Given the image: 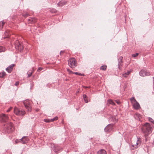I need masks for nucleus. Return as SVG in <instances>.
Segmentation results:
<instances>
[{"instance_id": "obj_1", "label": "nucleus", "mask_w": 154, "mask_h": 154, "mask_svg": "<svg viewBox=\"0 0 154 154\" xmlns=\"http://www.w3.org/2000/svg\"><path fill=\"white\" fill-rule=\"evenodd\" d=\"M151 126L148 123H146L142 127V131L145 137L151 133Z\"/></svg>"}, {"instance_id": "obj_2", "label": "nucleus", "mask_w": 154, "mask_h": 154, "mask_svg": "<svg viewBox=\"0 0 154 154\" xmlns=\"http://www.w3.org/2000/svg\"><path fill=\"white\" fill-rule=\"evenodd\" d=\"M141 143V139L140 137L137 138V140L131 142V150H134L140 146Z\"/></svg>"}, {"instance_id": "obj_3", "label": "nucleus", "mask_w": 154, "mask_h": 154, "mask_svg": "<svg viewBox=\"0 0 154 154\" xmlns=\"http://www.w3.org/2000/svg\"><path fill=\"white\" fill-rule=\"evenodd\" d=\"M14 130V127L13 124L10 122L6 125L5 128V131L6 133H11Z\"/></svg>"}, {"instance_id": "obj_4", "label": "nucleus", "mask_w": 154, "mask_h": 154, "mask_svg": "<svg viewBox=\"0 0 154 154\" xmlns=\"http://www.w3.org/2000/svg\"><path fill=\"white\" fill-rule=\"evenodd\" d=\"M14 113L18 116H23L25 113V111L23 109H19L17 107H15L14 109Z\"/></svg>"}, {"instance_id": "obj_5", "label": "nucleus", "mask_w": 154, "mask_h": 154, "mask_svg": "<svg viewBox=\"0 0 154 154\" xmlns=\"http://www.w3.org/2000/svg\"><path fill=\"white\" fill-rule=\"evenodd\" d=\"M68 63L69 66L71 68H74L77 66V63L74 58L69 59Z\"/></svg>"}, {"instance_id": "obj_6", "label": "nucleus", "mask_w": 154, "mask_h": 154, "mask_svg": "<svg viewBox=\"0 0 154 154\" xmlns=\"http://www.w3.org/2000/svg\"><path fill=\"white\" fill-rule=\"evenodd\" d=\"M25 107L28 112H31L32 110L31 102L28 100H26L23 102Z\"/></svg>"}, {"instance_id": "obj_7", "label": "nucleus", "mask_w": 154, "mask_h": 154, "mask_svg": "<svg viewBox=\"0 0 154 154\" xmlns=\"http://www.w3.org/2000/svg\"><path fill=\"white\" fill-rule=\"evenodd\" d=\"M15 47L17 49H18L20 51H21L23 50V47L22 44L20 43L18 40H16L15 42Z\"/></svg>"}, {"instance_id": "obj_8", "label": "nucleus", "mask_w": 154, "mask_h": 154, "mask_svg": "<svg viewBox=\"0 0 154 154\" xmlns=\"http://www.w3.org/2000/svg\"><path fill=\"white\" fill-rule=\"evenodd\" d=\"M114 124H109L104 128V131L106 132H110L113 129Z\"/></svg>"}, {"instance_id": "obj_9", "label": "nucleus", "mask_w": 154, "mask_h": 154, "mask_svg": "<svg viewBox=\"0 0 154 154\" xmlns=\"http://www.w3.org/2000/svg\"><path fill=\"white\" fill-rule=\"evenodd\" d=\"M8 119V116L4 114H2L0 115V119L2 122H6Z\"/></svg>"}, {"instance_id": "obj_10", "label": "nucleus", "mask_w": 154, "mask_h": 154, "mask_svg": "<svg viewBox=\"0 0 154 154\" xmlns=\"http://www.w3.org/2000/svg\"><path fill=\"white\" fill-rule=\"evenodd\" d=\"M140 75L142 76H148L150 75V73L146 70H141L139 72Z\"/></svg>"}, {"instance_id": "obj_11", "label": "nucleus", "mask_w": 154, "mask_h": 154, "mask_svg": "<svg viewBox=\"0 0 154 154\" xmlns=\"http://www.w3.org/2000/svg\"><path fill=\"white\" fill-rule=\"evenodd\" d=\"M28 138L26 137H23L22 138L20 139L21 143L23 144L26 143L28 141Z\"/></svg>"}, {"instance_id": "obj_12", "label": "nucleus", "mask_w": 154, "mask_h": 154, "mask_svg": "<svg viewBox=\"0 0 154 154\" xmlns=\"http://www.w3.org/2000/svg\"><path fill=\"white\" fill-rule=\"evenodd\" d=\"M135 103L133 104V106L134 108L136 109H139L140 108V105L137 101L135 102Z\"/></svg>"}, {"instance_id": "obj_13", "label": "nucleus", "mask_w": 154, "mask_h": 154, "mask_svg": "<svg viewBox=\"0 0 154 154\" xmlns=\"http://www.w3.org/2000/svg\"><path fill=\"white\" fill-rule=\"evenodd\" d=\"M134 117L136 119L140 120L141 116L139 113H136L134 115Z\"/></svg>"}, {"instance_id": "obj_14", "label": "nucleus", "mask_w": 154, "mask_h": 154, "mask_svg": "<svg viewBox=\"0 0 154 154\" xmlns=\"http://www.w3.org/2000/svg\"><path fill=\"white\" fill-rule=\"evenodd\" d=\"M123 57H119V63L118 64V67L119 69H120V66H121V63H122V59Z\"/></svg>"}, {"instance_id": "obj_15", "label": "nucleus", "mask_w": 154, "mask_h": 154, "mask_svg": "<svg viewBox=\"0 0 154 154\" xmlns=\"http://www.w3.org/2000/svg\"><path fill=\"white\" fill-rule=\"evenodd\" d=\"M99 154H106V151L104 149H101L97 152Z\"/></svg>"}, {"instance_id": "obj_16", "label": "nucleus", "mask_w": 154, "mask_h": 154, "mask_svg": "<svg viewBox=\"0 0 154 154\" xmlns=\"http://www.w3.org/2000/svg\"><path fill=\"white\" fill-rule=\"evenodd\" d=\"M36 20L34 18H31L28 19V22L29 23H33L35 22Z\"/></svg>"}, {"instance_id": "obj_17", "label": "nucleus", "mask_w": 154, "mask_h": 154, "mask_svg": "<svg viewBox=\"0 0 154 154\" xmlns=\"http://www.w3.org/2000/svg\"><path fill=\"white\" fill-rule=\"evenodd\" d=\"M66 2H60L57 4V5L59 7H61L64 5L66 4Z\"/></svg>"}, {"instance_id": "obj_18", "label": "nucleus", "mask_w": 154, "mask_h": 154, "mask_svg": "<svg viewBox=\"0 0 154 154\" xmlns=\"http://www.w3.org/2000/svg\"><path fill=\"white\" fill-rule=\"evenodd\" d=\"M107 102V103H109L110 104H112L113 105H115V103L111 99H109L108 100Z\"/></svg>"}, {"instance_id": "obj_19", "label": "nucleus", "mask_w": 154, "mask_h": 154, "mask_svg": "<svg viewBox=\"0 0 154 154\" xmlns=\"http://www.w3.org/2000/svg\"><path fill=\"white\" fill-rule=\"evenodd\" d=\"M8 31H6L5 32V36L4 38H9V37L10 35L8 33Z\"/></svg>"}, {"instance_id": "obj_20", "label": "nucleus", "mask_w": 154, "mask_h": 154, "mask_svg": "<svg viewBox=\"0 0 154 154\" xmlns=\"http://www.w3.org/2000/svg\"><path fill=\"white\" fill-rule=\"evenodd\" d=\"M6 75V74L5 72H2L1 73H0V77L3 78Z\"/></svg>"}, {"instance_id": "obj_21", "label": "nucleus", "mask_w": 154, "mask_h": 154, "mask_svg": "<svg viewBox=\"0 0 154 154\" xmlns=\"http://www.w3.org/2000/svg\"><path fill=\"white\" fill-rule=\"evenodd\" d=\"M83 97L84 99L85 102L86 103H88V100L87 99V97L86 95H85V94L83 95Z\"/></svg>"}, {"instance_id": "obj_22", "label": "nucleus", "mask_w": 154, "mask_h": 154, "mask_svg": "<svg viewBox=\"0 0 154 154\" xmlns=\"http://www.w3.org/2000/svg\"><path fill=\"white\" fill-rule=\"evenodd\" d=\"M107 66L106 65H103L100 68L101 70H105L106 69Z\"/></svg>"}, {"instance_id": "obj_23", "label": "nucleus", "mask_w": 154, "mask_h": 154, "mask_svg": "<svg viewBox=\"0 0 154 154\" xmlns=\"http://www.w3.org/2000/svg\"><path fill=\"white\" fill-rule=\"evenodd\" d=\"M5 49L4 48L0 46V53L5 51Z\"/></svg>"}, {"instance_id": "obj_24", "label": "nucleus", "mask_w": 154, "mask_h": 154, "mask_svg": "<svg viewBox=\"0 0 154 154\" xmlns=\"http://www.w3.org/2000/svg\"><path fill=\"white\" fill-rule=\"evenodd\" d=\"M14 66V64H12L7 68V69H9V68H10V69L11 68L12 70L13 69V67Z\"/></svg>"}, {"instance_id": "obj_25", "label": "nucleus", "mask_w": 154, "mask_h": 154, "mask_svg": "<svg viewBox=\"0 0 154 154\" xmlns=\"http://www.w3.org/2000/svg\"><path fill=\"white\" fill-rule=\"evenodd\" d=\"M57 151H60V149L58 148V147H57V146H56V147H55V149H54V152H56L57 153L58 152L57 151Z\"/></svg>"}, {"instance_id": "obj_26", "label": "nucleus", "mask_w": 154, "mask_h": 154, "mask_svg": "<svg viewBox=\"0 0 154 154\" xmlns=\"http://www.w3.org/2000/svg\"><path fill=\"white\" fill-rule=\"evenodd\" d=\"M50 12L51 13H55L56 12V10L54 9H52L50 10Z\"/></svg>"}, {"instance_id": "obj_27", "label": "nucleus", "mask_w": 154, "mask_h": 154, "mask_svg": "<svg viewBox=\"0 0 154 154\" xmlns=\"http://www.w3.org/2000/svg\"><path fill=\"white\" fill-rule=\"evenodd\" d=\"M73 74H75L79 75H83V74H82L81 73L78 72H73Z\"/></svg>"}, {"instance_id": "obj_28", "label": "nucleus", "mask_w": 154, "mask_h": 154, "mask_svg": "<svg viewBox=\"0 0 154 154\" xmlns=\"http://www.w3.org/2000/svg\"><path fill=\"white\" fill-rule=\"evenodd\" d=\"M58 119V117L57 116H56V117H55L54 118L51 119V122H52L54 121L57 120Z\"/></svg>"}, {"instance_id": "obj_29", "label": "nucleus", "mask_w": 154, "mask_h": 154, "mask_svg": "<svg viewBox=\"0 0 154 154\" xmlns=\"http://www.w3.org/2000/svg\"><path fill=\"white\" fill-rule=\"evenodd\" d=\"M6 71L8 73H11L12 71V69L9 68L7 69V68L6 69Z\"/></svg>"}, {"instance_id": "obj_30", "label": "nucleus", "mask_w": 154, "mask_h": 154, "mask_svg": "<svg viewBox=\"0 0 154 154\" xmlns=\"http://www.w3.org/2000/svg\"><path fill=\"white\" fill-rule=\"evenodd\" d=\"M130 100L131 102L134 101L135 102L137 101L136 100L134 97H132L131 98Z\"/></svg>"}, {"instance_id": "obj_31", "label": "nucleus", "mask_w": 154, "mask_h": 154, "mask_svg": "<svg viewBox=\"0 0 154 154\" xmlns=\"http://www.w3.org/2000/svg\"><path fill=\"white\" fill-rule=\"evenodd\" d=\"M149 122L152 123L153 124H154V121L151 118L149 117Z\"/></svg>"}, {"instance_id": "obj_32", "label": "nucleus", "mask_w": 154, "mask_h": 154, "mask_svg": "<svg viewBox=\"0 0 154 154\" xmlns=\"http://www.w3.org/2000/svg\"><path fill=\"white\" fill-rule=\"evenodd\" d=\"M44 121L46 122H51V119H45L44 120Z\"/></svg>"}, {"instance_id": "obj_33", "label": "nucleus", "mask_w": 154, "mask_h": 154, "mask_svg": "<svg viewBox=\"0 0 154 154\" xmlns=\"http://www.w3.org/2000/svg\"><path fill=\"white\" fill-rule=\"evenodd\" d=\"M5 23V22L4 21H2L0 23V26H2V27Z\"/></svg>"}, {"instance_id": "obj_34", "label": "nucleus", "mask_w": 154, "mask_h": 154, "mask_svg": "<svg viewBox=\"0 0 154 154\" xmlns=\"http://www.w3.org/2000/svg\"><path fill=\"white\" fill-rule=\"evenodd\" d=\"M32 72H28V77H30L31 76V75H32Z\"/></svg>"}, {"instance_id": "obj_35", "label": "nucleus", "mask_w": 154, "mask_h": 154, "mask_svg": "<svg viewBox=\"0 0 154 154\" xmlns=\"http://www.w3.org/2000/svg\"><path fill=\"white\" fill-rule=\"evenodd\" d=\"M112 119H113V121L114 122H116L117 121V120L116 119V118L114 117H112Z\"/></svg>"}, {"instance_id": "obj_36", "label": "nucleus", "mask_w": 154, "mask_h": 154, "mask_svg": "<svg viewBox=\"0 0 154 154\" xmlns=\"http://www.w3.org/2000/svg\"><path fill=\"white\" fill-rule=\"evenodd\" d=\"M132 71V70H128L127 71V72H125L128 75H129L131 72Z\"/></svg>"}, {"instance_id": "obj_37", "label": "nucleus", "mask_w": 154, "mask_h": 154, "mask_svg": "<svg viewBox=\"0 0 154 154\" xmlns=\"http://www.w3.org/2000/svg\"><path fill=\"white\" fill-rule=\"evenodd\" d=\"M43 69V68L40 67L38 68V69L37 70V71L38 72L40 71Z\"/></svg>"}, {"instance_id": "obj_38", "label": "nucleus", "mask_w": 154, "mask_h": 154, "mask_svg": "<svg viewBox=\"0 0 154 154\" xmlns=\"http://www.w3.org/2000/svg\"><path fill=\"white\" fill-rule=\"evenodd\" d=\"M15 142L16 143H17L19 142H21V141L20 140L17 139L15 141Z\"/></svg>"}, {"instance_id": "obj_39", "label": "nucleus", "mask_w": 154, "mask_h": 154, "mask_svg": "<svg viewBox=\"0 0 154 154\" xmlns=\"http://www.w3.org/2000/svg\"><path fill=\"white\" fill-rule=\"evenodd\" d=\"M138 55V53H136L135 54H133L132 55V57H137Z\"/></svg>"}, {"instance_id": "obj_40", "label": "nucleus", "mask_w": 154, "mask_h": 154, "mask_svg": "<svg viewBox=\"0 0 154 154\" xmlns=\"http://www.w3.org/2000/svg\"><path fill=\"white\" fill-rule=\"evenodd\" d=\"M128 75L126 73H124L122 74V76L124 77H127Z\"/></svg>"}, {"instance_id": "obj_41", "label": "nucleus", "mask_w": 154, "mask_h": 154, "mask_svg": "<svg viewBox=\"0 0 154 154\" xmlns=\"http://www.w3.org/2000/svg\"><path fill=\"white\" fill-rule=\"evenodd\" d=\"M67 71L69 72L70 73H72L73 74V72H72V71H71L70 69H67Z\"/></svg>"}, {"instance_id": "obj_42", "label": "nucleus", "mask_w": 154, "mask_h": 154, "mask_svg": "<svg viewBox=\"0 0 154 154\" xmlns=\"http://www.w3.org/2000/svg\"><path fill=\"white\" fill-rule=\"evenodd\" d=\"M115 101L118 105L120 104L121 102L119 100H116Z\"/></svg>"}, {"instance_id": "obj_43", "label": "nucleus", "mask_w": 154, "mask_h": 154, "mask_svg": "<svg viewBox=\"0 0 154 154\" xmlns=\"http://www.w3.org/2000/svg\"><path fill=\"white\" fill-rule=\"evenodd\" d=\"M23 16L25 17H26L28 16H29V14H28V13H26V14H24Z\"/></svg>"}, {"instance_id": "obj_44", "label": "nucleus", "mask_w": 154, "mask_h": 154, "mask_svg": "<svg viewBox=\"0 0 154 154\" xmlns=\"http://www.w3.org/2000/svg\"><path fill=\"white\" fill-rule=\"evenodd\" d=\"M19 82H16V83L15 84V85L16 86H17L19 84Z\"/></svg>"}, {"instance_id": "obj_45", "label": "nucleus", "mask_w": 154, "mask_h": 154, "mask_svg": "<svg viewBox=\"0 0 154 154\" xmlns=\"http://www.w3.org/2000/svg\"><path fill=\"white\" fill-rule=\"evenodd\" d=\"M64 52V51H61L60 52V55H62V53H63Z\"/></svg>"}, {"instance_id": "obj_46", "label": "nucleus", "mask_w": 154, "mask_h": 154, "mask_svg": "<svg viewBox=\"0 0 154 154\" xmlns=\"http://www.w3.org/2000/svg\"><path fill=\"white\" fill-rule=\"evenodd\" d=\"M12 107H11L9 109H8V110H7V112H9L10 111V110L12 109Z\"/></svg>"}, {"instance_id": "obj_47", "label": "nucleus", "mask_w": 154, "mask_h": 154, "mask_svg": "<svg viewBox=\"0 0 154 154\" xmlns=\"http://www.w3.org/2000/svg\"><path fill=\"white\" fill-rule=\"evenodd\" d=\"M153 88H154V77H153Z\"/></svg>"}]
</instances>
